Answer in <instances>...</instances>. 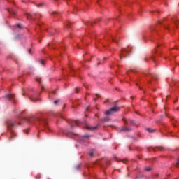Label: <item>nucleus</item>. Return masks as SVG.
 Instances as JSON below:
<instances>
[{
	"label": "nucleus",
	"instance_id": "nucleus-32",
	"mask_svg": "<svg viewBox=\"0 0 179 179\" xmlns=\"http://www.w3.org/2000/svg\"><path fill=\"white\" fill-rule=\"evenodd\" d=\"M78 88H76V93H78Z\"/></svg>",
	"mask_w": 179,
	"mask_h": 179
},
{
	"label": "nucleus",
	"instance_id": "nucleus-12",
	"mask_svg": "<svg viewBox=\"0 0 179 179\" xmlns=\"http://www.w3.org/2000/svg\"><path fill=\"white\" fill-rule=\"evenodd\" d=\"M90 156H91V157H92V156H94V150H92V151L90 152Z\"/></svg>",
	"mask_w": 179,
	"mask_h": 179
},
{
	"label": "nucleus",
	"instance_id": "nucleus-23",
	"mask_svg": "<svg viewBox=\"0 0 179 179\" xmlns=\"http://www.w3.org/2000/svg\"><path fill=\"white\" fill-rule=\"evenodd\" d=\"M48 33L50 34V36H54V33H52L51 31H48Z\"/></svg>",
	"mask_w": 179,
	"mask_h": 179
},
{
	"label": "nucleus",
	"instance_id": "nucleus-8",
	"mask_svg": "<svg viewBox=\"0 0 179 179\" xmlns=\"http://www.w3.org/2000/svg\"><path fill=\"white\" fill-rule=\"evenodd\" d=\"M79 124H80V122L78 120L73 121L71 122V128H73L74 127H76L77 125H79Z\"/></svg>",
	"mask_w": 179,
	"mask_h": 179
},
{
	"label": "nucleus",
	"instance_id": "nucleus-19",
	"mask_svg": "<svg viewBox=\"0 0 179 179\" xmlns=\"http://www.w3.org/2000/svg\"><path fill=\"white\" fill-rule=\"evenodd\" d=\"M17 27H18V29H23V27H22V25L20 24H18Z\"/></svg>",
	"mask_w": 179,
	"mask_h": 179
},
{
	"label": "nucleus",
	"instance_id": "nucleus-6",
	"mask_svg": "<svg viewBox=\"0 0 179 179\" xmlns=\"http://www.w3.org/2000/svg\"><path fill=\"white\" fill-rule=\"evenodd\" d=\"M85 128L87 129H89L90 131H96V129H97V128H99V127L98 126L90 127V126L86 124Z\"/></svg>",
	"mask_w": 179,
	"mask_h": 179
},
{
	"label": "nucleus",
	"instance_id": "nucleus-17",
	"mask_svg": "<svg viewBox=\"0 0 179 179\" xmlns=\"http://www.w3.org/2000/svg\"><path fill=\"white\" fill-rule=\"evenodd\" d=\"M176 167H179V159L177 160V163L176 164Z\"/></svg>",
	"mask_w": 179,
	"mask_h": 179
},
{
	"label": "nucleus",
	"instance_id": "nucleus-9",
	"mask_svg": "<svg viewBox=\"0 0 179 179\" xmlns=\"http://www.w3.org/2000/svg\"><path fill=\"white\" fill-rule=\"evenodd\" d=\"M26 16H27V19H28V20H31V19H33V15H31L30 13H27Z\"/></svg>",
	"mask_w": 179,
	"mask_h": 179
},
{
	"label": "nucleus",
	"instance_id": "nucleus-37",
	"mask_svg": "<svg viewBox=\"0 0 179 179\" xmlns=\"http://www.w3.org/2000/svg\"><path fill=\"white\" fill-rule=\"evenodd\" d=\"M146 60H147V59L145 58V61H146Z\"/></svg>",
	"mask_w": 179,
	"mask_h": 179
},
{
	"label": "nucleus",
	"instance_id": "nucleus-40",
	"mask_svg": "<svg viewBox=\"0 0 179 179\" xmlns=\"http://www.w3.org/2000/svg\"><path fill=\"white\" fill-rule=\"evenodd\" d=\"M66 1H68V0H66Z\"/></svg>",
	"mask_w": 179,
	"mask_h": 179
},
{
	"label": "nucleus",
	"instance_id": "nucleus-26",
	"mask_svg": "<svg viewBox=\"0 0 179 179\" xmlns=\"http://www.w3.org/2000/svg\"><path fill=\"white\" fill-rule=\"evenodd\" d=\"M87 24V26H89V24H93V23H92V22H88L87 24Z\"/></svg>",
	"mask_w": 179,
	"mask_h": 179
},
{
	"label": "nucleus",
	"instance_id": "nucleus-21",
	"mask_svg": "<svg viewBox=\"0 0 179 179\" xmlns=\"http://www.w3.org/2000/svg\"><path fill=\"white\" fill-rule=\"evenodd\" d=\"M58 103H59V100H56L54 101V103L55 104H58Z\"/></svg>",
	"mask_w": 179,
	"mask_h": 179
},
{
	"label": "nucleus",
	"instance_id": "nucleus-2",
	"mask_svg": "<svg viewBox=\"0 0 179 179\" xmlns=\"http://www.w3.org/2000/svg\"><path fill=\"white\" fill-rule=\"evenodd\" d=\"M34 120H37V121H39L41 124H47V119L45 118H40V117H32L30 118H25L26 121H28V122H33Z\"/></svg>",
	"mask_w": 179,
	"mask_h": 179
},
{
	"label": "nucleus",
	"instance_id": "nucleus-36",
	"mask_svg": "<svg viewBox=\"0 0 179 179\" xmlns=\"http://www.w3.org/2000/svg\"><path fill=\"white\" fill-rule=\"evenodd\" d=\"M98 65H100V62L98 63Z\"/></svg>",
	"mask_w": 179,
	"mask_h": 179
},
{
	"label": "nucleus",
	"instance_id": "nucleus-28",
	"mask_svg": "<svg viewBox=\"0 0 179 179\" xmlns=\"http://www.w3.org/2000/svg\"><path fill=\"white\" fill-rule=\"evenodd\" d=\"M172 20L176 23V24H177V22H176V20H174V19H173Z\"/></svg>",
	"mask_w": 179,
	"mask_h": 179
},
{
	"label": "nucleus",
	"instance_id": "nucleus-3",
	"mask_svg": "<svg viewBox=\"0 0 179 179\" xmlns=\"http://www.w3.org/2000/svg\"><path fill=\"white\" fill-rule=\"evenodd\" d=\"M120 108L118 106H113L110 110L106 111V115H111V114H114V113H118L120 111Z\"/></svg>",
	"mask_w": 179,
	"mask_h": 179
},
{
	"label": "nucleus",
	"instance_id": "nucleus-34",
	"mask_svg": "<svg viewBox=\"0 0 179 179\" xmlns=\"http://www.w3.org/2000/svg\"><path fill=\"white\" fill-rule=\"evenodd\" d=\"M159 22L160 23V24H162V22L159 21Z\"/></svg>",
	"mask_w": 179,
	"mask_h": 179
},
{
	"label": "nucleus",
	"instance_id": "nucleus-7",
	"mask_svg": "<svg viewBox=\"0 0 179 179\" xmlns=\"http://www.w3.org/2000/svg\"><path fill=\"white\" fill-rule=\"evenodd\" d=\"M130 131H132V129L128 127H122L120 129L121 132H129Z\"/></svg>",
	"mask_w": 179,
	"mask_h": 179
},
{
	"label": "nucleus",
	"instance_id": "nucleus-15",
	"mask_svg": "<svg viewBox=\"0 0 179 179\" xmlns=\"http://www.w3.org/2000/svg\"><path fill=\"white\" fill-rule=\"evenodd\" d=\"M36 82H38V83H41V78H36Z\"/></svg>",
	"mask_w": 179,
	"mask_h": 179
},
{
	"label": "nucleus",
	"instance_id": "nucleus-1",
	"mask_svg": "<svg viewBox=\"0 0 179 179\" xmlns=\"http://www.w3.org/2000/svg\"><path fill=\"white\" fill-rule=\"evenodd\" d=\"M5 124L6 125L8 131H10V134L11 135L9 138V141H12V139H13L15 136V134L12 131V128H16V123L15 122V121L8 119L7 120H6Z\"/></svg>",
	"mask_w": 179,
	"mask_h": 179
},
{
	"label": "nucleus",
	"instance_id": "nucleus-5",
	"mask_svg": "<svg viewBox=\"0 0 179 179\" xmlns=\"http://www.w3.org/2000/svg\"><path fill=\"white\" fill-rule=\"evenodd\" d=\"M123 121L124 122V124H126V125H129V124H131L132 125H136V123H135V121L134 120H127L126 118H123Z\"/></svg>",
	"mask_w": 179,
	"mask_h": 179
},
{
	"label": "nucleus",
	"instance_id": "nucleus-10",
	"mask_svg": "<svg viewBox=\"0 0 179 179\" xmlns=\"http://www.w3.org/2000/svg\"><path fill=\"white\" fill-rule=\"evenodd\" d=\"M15 96V95L13 94H8L6 96L7 99H8V100H12V99H13V97Z\"/></svg>",
	"mask_w": 179,
	"mask_h": 179
},
{
	"label": "nucleus",
	"instance_id": "nucleus-14",
	"mask_svg": "<svg viewBox=\"0 0 179 179\" xmlns=\"http://www.w3.org/2000/svg\"><path fill=\"white\" fill-rule=\"evenodd\" d=\"M120 162H122L124 164H127V163L125 162H128V160L127 159H120Z\"/></svg>",
	"mask_w": 179,
	"mask_h": 179
},
{
	"label": "nucleus",
	"instance_id": "nucleus-39",
	"mask_svg": "<svg viewBox=\"0 0 179 179\" xmlns=\"http://www.w3.org/2000/svg\"><path fill=\"white\" fill-rule=\"evenodd\" d=\"M178 23H179V20H178Z\"/></svg>",
	"mask_w": 179,
	"mask_h": 179
},
{
	"label": "nucleus",
	"instance_id": "nucleus-33",
	"mask_svg": "<svg viewBox=\"0 0 179 179\" xmlns=\"http://www.w3.org/2000/svg\"><path fill=\"white\" fill-rule=\"evenodd\" d=\"M77 170H79V166H77Z\"/></svg>",
	"mask_w": 179,
	"mask_h": 179
},
{
	"label": "nucleus",
	"instance_id": "nucleus-38",
	"mask_svg": "<svg viewBox=\"0 0 179 179\" xmlns=\"http://www.w3.org/2000/svg\"><path fill=\"white\" fill-rule=\"evenodd\" d=\"M157 122H159V121H157Z\"/></svg>",
	"mask_w": 179,
	"mask_h": 179
},
{
	"label": "nucleus",
	"instance_id": "nucleus-31",
	"mask_svg": "<svg viewBox=\"0 0 179 179\" xmlns=\"http://www.w3.org/2000/svg\"><path fill=\"white\" fill-rule=\"evenodd\" d=\"M113 41H116L117 42V40L115 39V38H113Z\"/></svg>",
	"mask_w": 179,
	"mask_h": 179
},
{
	"label": "nucleus",
	"instance_id": "nucleus-29",
	"mask_svg": "<svg viewBox=\"0 0 179 179\" xmlns=\"http://www.w3.org/2000/svg\"><path fill=\"white\" fill-rule=\"evenodd\" d=\"M29 54H33V52H31V50H29Z\"/></svg>",
	"mask_w": 179,
	"mask_h": 179
},
{
	"label": "nucleus",
	"instance_id": "nucleus-22",
	"mask_svg": "<svg viewBox=\"0 0 179 179\" xmlns=\"http://www.w3.org/2000/svg\"><path fill=\"white\" fill-rule=\"evenodd\" d=\"M10 13H12L13 15H16V11H10Z\"/></svg>",
	"mask_w": 179,
	"mask_h": 179
},
{
	"label": "nucleus",
	"instance_id": "nucleus-27",
	"mask_svg": "<svg viewBox=\"0 0 179 179\" xmlns=\"http://www.w3.org/2000/svg\"><path fill=\"white\" fill-rule=\"evenodd\" d=\"M41 64L42 65H44V60H42V61L41 62Z\"/></svg>",
	"mask_w": 179,
	"mask_h": 179
},
{
	"label": "nucleus",
	"instance_id": "nucleus-20",
	"mask_svg": "<svg viewBox=\"0 0 179 179\" xmlns=\"http://www.w3.org/2000/svg\"><path fill=\"white\" fill-rule=\"evenodd\" d=\"M44 6V3H40L39 5H38V8H40L41 6Z\"/></svg>",
	"mask_w": 179,
	"mask_h": 179
},
{
	"label": "nucleus",
	"instance_id": "nucleus-11",
	"mask_svg": "<svg viewBox=\"0 0 179 179\" xmlns=\"http://www.w3.org/2000/svg\"><path fill=\"white\" fill-rule=\"evenodd\" d=\"M30 100H31L34 102H36L38 100V99H37V98L34 99V96H31V97H30Z\"/></svg>",
	"mask_w": 179,
	"mask_h": 179
},
{
	"label": "nucleus",
	"instance_id": "nucleus-4",
	"mask_svg": "<svg viewBox=\"0 0 179 179\" xmlns=\"http://www.w3.org/2000/svg\"><path fill=\"white\" fill-rule=\"evenodd\" d=\"M122 57L124 58H127V57H128V50L126 49H124L122 50L120 55V59H122Z\"/></svg>",
	"mask_w": 179,
	"mask_h": 179
},
{
	"label": "nucleus",
	"instance_id": "nucleus-13",
	"mask_svg": "<svg viewBox=\"0 0 179 179\" xmlns=\"http://www.w3.org/2000/svg\"><path fill=\"white\" fill-rule=\"evenodd\" d=\"M147 131H149L150 133H152V132L155 131V130H152V129H150V128H148Z\"/></svg>",
	"mask_w": 179,
	"mask_h": 179
},
{
	"label": "nucleus",
	"instance_id": "nucleus-30",
	"mask_svg": "<svg viewBox=\"0 0 179 179\" xmlns=\"http://www.w3.org/2000/svg\"><path fill=\"white\" fill-rule=\"evenodd\" d=\"M55 13H58L57 12H53L52 14L55 15Z\"/></svg>",
	"mask_w": 179,
	"mask_h": 179
},
{
	"label": "nucleus",
	"instance_id": "nucleus-24",
	"mask_svg": "<svg viewBox=\"0 0 179 179\" xmlns=\"http://www.w3.org/2000/svg\"><path fill=\"white\" fill-rule=\"evenodd\" d=\"M66 26H67V27H69V26H71V22L67 23Z\"/></svg>",
	"mask_w": 179,
	"mask_h": 179
},
{
	"label": "nucleus",
	"instance_id": "nucleus-18",
	"mask_svg": "<svg viewBox=\"0 0 179 179\" xmlns=\"http://www.w3.org/2000/svg\"><path fill=\"white\" fill-rule=\"evenodd\" d=\"M145 171H150L152 170V168H145Z\"/></svg>",
	"mask_w": 179,
	"mask_h": 179
},
{
	"label": "nucleus",
	"instance_id": "nucleus-25",
	"mask_svg": "<svg viewBox=\"0 0 179 179\" xmlns=\"http://www.w3.org/2000/svg\"><path fill=\"white\" fill-rule=\"evenodd\" d=\"M158 149H159V150H163L164 148H163V147H159Z\"/></svg>",
	"mask_w": 179,
	"mask_h": 179
},
{
	"label": "nucleus",
	"instance_id": "nucleus-16",
	"mask_svg": "<svg viewBox=\"0 0 179 179\" xmlns=\"http://www.w3.org/2000/svg\"><path fill=\"white\" fill-rule=\"evenodd\" d=\"M104 121L105 122L110 121V117H105Z\"/></svg>",
	"mask_w": 179,
	"mask_h": 179
},
{
	"label": "nucleus",
	"instance_id": "nucleus-35",
	"mask_svg": "<svg viewBox=\"0 0 179 179\" xmlns=\"http://www.w3.org/2000/svg\"><path fill=\"white\" fill-rule=\"evenodd\" d=\"M107 164H110L109 162H107Z\"/></svg>",
	"mask_w": 179,
	"mask_h": 179
}]
</instances>
